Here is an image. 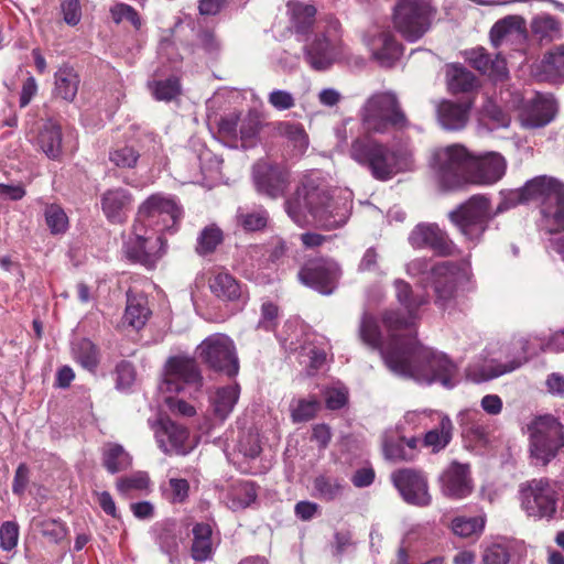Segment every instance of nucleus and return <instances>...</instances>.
Here are the masks:
<instances>
[{
    "label": "nucleus",
    "mask_w": 564,
    "mask_h": 564,
    "mask_svg": "<svg viewBox=\"0 0 564 564\" xmlns=\"http://www.w3.org/2000/svg\"><path fill=\"white\" fill-rule=\"evenodd\" d=\"M367 132L386 133L389 129L403 130L410 122L391 91L371 95L359 111ZM349 158L372 178L388 182L401 173L415 169L414 150L408 144H388L370 133L355 138L348 149Z\"/></svg>",
    "instance_id": "obj_1"
},
{
    "label": "nucleus",
    "mask_w": 564,
    "mask_h": 564,
    "mask_svg": "<svg viewBox=\"0 0 564 564\" xmlns=\"http://www.w3.org/2000/svg\"><path fill=\"white\" fill-rule=\"evenodd\" d=\"M360 337L367 345L380 350L386 366L395 376L421 384L438 382L447 389L456 383V365L445 354L419 344L414 333L383 343L376 319L365 313Z\"/></svg>",
    "instance_id": "obj_2"
},
{
    "label": "nucleus",
    "mask_w": 564,
    "mask_h": 564,
    "mask_svg": "<svg viewBox=\"0 0 564 564\" xmlns=\"http://www.w3.org/2000/svg\"><path fill=\"white\" fill-rule=\"evenodd\" d=\"M181 216L182 210L173 197L151 195L139 207L132 235L123 243L126 257L148 268L154 267L166 251L163 234L175 232Z\"/></svg>",
    "instance_id": "obj_3"
},
{
    "label": "nucleus",
    "mask_w": 564,
    "mask_h": 564,
    "mask_svg": "<svg viewBox=\"0 0 564 564\" xmlns=\"http://www.w3.org/2000/svg\"><path fill=\"white\" fill-rule=\"evenodd\" d=\"M351 194L339 192L335 194L322 182L307 177L297 189L294 198L288 199L285 210L289 217L299 226L310 223L308 216L319 227L336 229L344 226L351 210Z\"/></svg>",
    "instance_id": "obj_4"
},
{
    "label": "nucleus",
    "mask_w": 564,
    "mask_h": 564,
    "mask_svg": "<svg viewBox=\"0 0 564 564\" xmlns=\"http://www.w3.org/2000/svg\"><path fill=\"white\" fill-rule=\"evenodd\" d=\"M501 200L491 213L490 199L486 195H474L448 214L451 221L466 241L478 243L488 228L491 218L520 204H525L524 186L500 192Z\"/></svg>",
    "instance_id": "obj_5"
},
{
    "label": "nucleus",
    "mask_w": 564,
    "mask_h": 564,
    "mask_svg": "<svg viewBox=\"0 0 564 564\" xmlns=\"http://www.w3.org/2000/svg\"><path fill=\"white\" fill-rule=\"evenodd\" d=\"M405 271L412 278L426 275L431 280L436 295L435 302L444 311L453 306L457 283L469 276L467 263L443 261L432 265L427 258L411 260L406 263Z\"/></svg>",
    "instance_id": "obj_6"
},
{
    "label": "nucleus",
    "mask_w": 564,
    "mask_h": 564,
    "mask_svg": "<svg viewBox=\"0 0 564 564\" xmlns=\"http://www.w3.org/2000/svg\"><path fill=\"white\" fill-rule=\"evenodd\" d=\"M511 358L507 361H492L486 367L484 380L497 378L512 372L524 365L531 356L539 351L563 352L564 351V328L557 329L549 335L520 336L510 344Z\"/></svg>",
    "instance_id": "obj_7"
},
{
    "label": "nucleus",
    "mask_w": 564,
    "mask_h": 564,
    "mask_svg": "<svg viewBox=\"0 0 564 564\" xmlns=\"http://www.w3.org/2000/svg\"><path fill=\"white\" fill-rule=\"evenodd\" d=\"M304 61L317 72L326 70L346 55V46L341 39L340 23L328 18L324 25L305 40L303 47Z\"/></svg>",
    "instance_id": "obj_8"
},
{
    "label": "nucleus",
    "mask_w": 564,
    "mask_h": 564,
    "mask_svg": "<svg viewBox=\"0 0 564 564\" xmlns=\"http://www.w3.org/2000/svg\"><path fill=\"white\" fill-rule=\"evenodd\" d=\"M278 339L285 351L296 355L307 376H313L326 361L323 341L299 321L285 322Z\"/></svg>",
    "instance_id": "obj_9"
},
{
    "label": "nucleus",
    "mask_w": 564,
    "mask_h": 564,
    "mask_svg": "<svg viewBox=\"0 0 564 564\" xmlns=\"http://www.w3.org/2000/svg\"><path fill=\"white\" fill-rule=\"evenodd\" d=\"M470 160L471 152L462 144L435 149L431 158V167L440 187L453 191L466 185Z\"/></svg>",
    "instance_id": "obj_10"
},
{
    "label": "nucleus",
    "mask_w": 564,
    "mask_h": 564,
    "mask_svg": "<svg viewBox=\"0 0 564 564\" xmlns=\"http://www.w3.org/2000/svg\"><path fill=\"white\" fill-rule=\"evenodd\" d=\"M395 297L405 313L388 311L383 315V324L389 333V340L392 341L414 333V324L417 318V311L429 302V296L423 293H414L412 286L404 280L397 279L393 282Z\"/></svg>",
    "instance_id": "obj_11"
},
{
    "label": "nucleus",
    "mask_w": 564,
    "mask_h": 564,
    "mask_svg": "<svg viewBox=\"0 0 564 564\" xmlns=\"http://www.w3.org/2000/svg\"><path fill=\"white\" fill-rule=\"evenodd\" d=\"M530 452L538 463L545 465L564 447V426L552 415L536 417L530 425Z\"/></svg>",
    "instance_id": "obj_12"
},
{
    "label": "nucleus",
    "mask_w": 564,
    "mask_h": 564,
    "mask_svg": "<svg viewBox=\"0 0 564 564\" xmlns=\"http://www.w3.org/2000/svg\"><path fill=\"white\" fill-rule=\"evenodd\" d=\"M521 507L534 520H552L560 498L555 484L547 479H533L521 487Z\"/></svg>",
    "instance_id": "obj_13"
},
{
    "label": "nucleus",
    "mask_w": 564,
    "mask_h": 564,
    "mask_svg": "<svg viewBox=\"0 0 564 564\" xmlns=\"http://www.w3.org/2000/svg\"><path fill=\"white\" fill-rule=\"evenodd\" d=\"M431 17V0H398L393 23L405 40L414 42L429 30Z\"/></svg>",
    "instance_id": "obj_14"
},
{
    "label": "nucleus",
    "mask_w": 564,
    "mask_h": 564,
    "mask_svg": "<svg viewBox=\"0 0 564 564\" xmlns=\"http://www.w3.org/2000/svg\"><path fill=\"white\" fill-rule=\"evenodd\" d=\"M202 386L203 377L194 359L182 356L169 359L165 366V377L160 386L162 391L184 393L196 398Z\"/></svg>",
    "instance_id": "obj_15"
},
{
    "label": "nucleus",
    "mask_w": 564,
    "mask_h": 564,
    "mask_svg": "<svg viewBox=\"0 0 564 564\" xmlns=\"http://www.w3.org/2000/svg\"><path fill=\"white\" fill-rule=\"evenodd\" d=\"M340 275L338 263L329 258L311 259L297 272V279L303 285L323 295H329L336 290Z\"/></svg>",
    "instance_id": "obj_16"
},
{
    "label": "nucleus",
    "mask_w": 564,
    "mask_h": 564,
    "mask_svg": "<svg viewBox=\"0 0 564 564\" xmlns=\"http://www.w3.org/2000/svg\"><path fill=\"white\" fill-rule=\"evenodd\" d=\"M199 356L214 370L229 377L238 373L239 362L232 340L221 334L207 337L198 346Z\"/></svg>",
    "instance_id": "obj_17"
},
{
    "label": "nucleus",
    "mask_w": 564,
    "mask_h": 564,
    "mask_svg": "<svg viewBox=\"0 0 564 564\" xmlns=\"http://www.w3.org/2000/svg\"><path fill=\"white\" fill-rule=\"evenodd\" d=\"M364 42L372 58L382 67H391L402 54L401 44L383 25H371L364 35Z\"/></svg>",
    "instance_id": "obj_18"
},
{
    "label": "nucleus",
    "mask_w": 564,
    "mask_h": 564,
    "mask_svg": "<svg viewBox=\"0 0 564 564\" xmlns=\"http://www.w3.org/2000/svg\"><path fill=\"white\" fill-rule=\"evenodd\" d=\"M391 479L405 502L417 507H426L431 503L427 480L421 471L400 469L391 475Z\"/></svg>",
    "instance_id": "obj_19"
},
{
    "label": "nucleus",
    "mask_w": 564,
    "mask_h": 564,
    "mask_svg": "<svg viewBox=\"0 0 564 564\" xmlns=\"http://www.w3.org/2000/svg\"><path fill=\"white\" fill-rule=\"evenodd\" d=\"M507 162L498 152L471 153L467 184L492 185L506 173Z\"/></svg>",
    "instance_id": "obj_20"
},
{
    "label": "nucleus",
    "mask_w": 564,
    "mask_h": 564,
    "mask_svg": "<svg viewBox=\"0 0 564 564\" xmlns=\"http://www.w3.org/2000/svg\"><path fill=\"white\" fill-rule=\"evenodd\" d=\"M252 180L258 193L276 198L286 191L289 173L279 164L259 161L253 165Z\"/></svg>",
    "instance_id": "obj_21"
},
{
    "label": "nucleus",
    "mask_w": 564,
    "mask_h": 564,
    "mask_svg": "<svg viewBox=\"0 0 564 564\" xmlns=\"http://www.w3.org/2000/svg\"><path fill=\"white\" fill-rule=\"evenodd\" d=\"M409 243L414 249L429 248L440 256H449L454 251V243L438 225L421 223L409 235Z\"/></svg>",
    "instance_id": "obj_22"
},
{
    "label": "nucleus",
    "mask_w": 564,
    "mask_h": 564,
    "mask_svg": "<svg viewBox=\"0 0 564 564\" xmlns=\"http://www.w3.org/2000/svg\"><path fill=\"white\" fill-rule=\"evenodd\" d=\"M154 433L159 447L165 454L185 455L192 448L188 444V431L170 419L160 420Z\"/></svg>",
    "instance_id": "obj_23"
},
{
    "label": "nucleus",
    "mask_w": 564,
    "mask_h": 564,
    "mask_svg": "<svg viewBox=\"0 0 564 564\" xmlns=\"http://www.w3.org/2000/svg\"><path fill=\"white\" fill-rule=\"evenodd\" d=\"M441 489L451 499H464L473 491L469 465L452 463L441 475Z\"/></svg>",
    "instance_id": "obj_24"
},
{
    "label": "nucleus",
    "mask_w": 564,
    "mask_h": 564,
    "mask_svg": "<svg viewBox=\"0 0 564 564\" xmlns=\"http://www.w3.org/2000/svg\"><path fill=\"white\" fill-rule=\"evenodd\" d=\"M556 110V100L552 95L538 94L527 104L520 120L525 128H542L554 119Z\"/></svg>",
    "instance_id": "obj_25"
},
{
    "label": "nucleus",
    "mask_w": 564,
    "mask_h": 564,
    "mask_svg": "<svg viewBox=\"0 0 564 564\" xmlns=\"http://www.w3.org/2000/svg\"><path fill=\"white\" fill-rule=\"evenodd\" d=\"M435 422L427 427L422 438V445L436 454L445 449L453 440L454 425L452 419L444 412L435 413Z\"/></svg>",
    "instance_id": "obj_26"
},
{
    "label": "nucleus",
    "mask_w": 564,
    "mask_h": 564,
    "mask_svg": "<svg viewBox=\"0 0 564 564\" xmlns=\"http://www.w3.org/2000/svg\"><path fill=\"white\" fill-rule=\"evenodd\" d=\"M131 203V194L121 187L108 189L101 196L102 212L113 224H121L126 220Z\"/></svg>",
    "instance_id": "obj_27"
},
{
    "label": "nucleus",
    "mask_w": 564,
    "mask_h": 564,
    "mask_svg": "<svg viewBox=\"0 0 564 564\" xmlns=\"http://www.w3.org/2000/svg\"><path fill=\"white\" fill-rule=\"evenodd\" d=\"M212 293L224 302L235 303L237 306L247 302V294L240 283L228 272H218L209 280Z\"/></svg>",
    "instance_id": "obj_28"
},
{
    "label": "nucleus",
    "mask_w": 564,
    "mask_h": 564,
    "mask_svg": "<svg viewBox=\"0 0 564 564\" xmlns=\"http://www.w3.org/2000/svg\"><path fill=\"white\" fill-rule=\"evenodd\" d=\"M540 214L541 231L553 235L564 230V188L553 199L540 206Z\"/></svg>",
    "instance_id": "obj_29"
},
{
    "label": "nucleus",
    "mask_w": 564,
    "mask_h": 564,
    "mask_svg": "<svg viewBox=\"0 0 564 564\" xmlns=\"http://www.w3.org/2000/svg\"><path fill=\"white\" fill-rule=\"evenodd\" d=\"M469 109V104L443 100L436 110L438 123L448 131L462 130L468 122Z\"/></svg>",
    "instance_id": "obj_30"
},
{
    "label": "nucleus",
    "mask_w": 564,
    "mask_h": 564,
    "mask_svg": "<svg viewBox=\"0 0 564 564\" xmlns=\"http://www.w3.org/2000/svg\"><path fill=\"white\" fill-rule=\"evenodd\" d=\"M240 394L237 383L217 388L209 395L210 410L215 420L224 422L232 412Z\"/></svg>",
    "instance_id": "obj_31"
},
{
    "label": "nucleus",
    "mask_w": 564,
    "mask_h": 564,
    "mask_svg": "<svg viewBox=\"0 0 564 564\" xmlns=\"http://www.w3.org/2000/svg\"><path fill=\"white\" fill-rule=\"evenodd\" d=\"M523 186L527 202H540V206L553 199L560 189H564L563 183L546 175L529 180Z\"/></svg>",
    "instance_id": "obj_32"
},
{
    "label": "nucleus",
    "mask_w": 564,
    "mask_h": 564,
    "mask_svg": "<svg viewBox=\"0 0 564 564\" xmlns=\"http://www.w3.org/2000/svg\"><path fill=\"white\" fill-rule=\"evenodd\" d=\"M151 310L148 305V297L143 294L127 292V305L122 317L123 324L133 329H141L148 322Z\"/></svg>",
    "instance_id": "obj_33"
},
{
    "label": "nucleus",
    "mask_w": 564,
    "mask_h": 564,
    "mask_svg": "<svg viewBox=\"0 0 564 564\" xmlns=\"http://www.w3.org/2000/svg\"><path fill=\"white\" fill-rule=\"evenodd\" d=\"M539 77L550 83L564 80V45L550 50L539 65Z\"/></svg>",
    "instance_id": "obj_34"
},
{
    "label": "nucleus",
    "mask_w": 564,
    "mask_h": 564,
    "mask_svg": "<svg viewBox=\"0 0 564 564\" xmlns=\"http://www.w3.org/2000/svg\"><path fill=\"white\" fill-rule=\"evenodd\" d=\"M345 490V480L333 475H318L313 481V496L325 502L340 499Z\"/></svg>",
    "instance_id": "obj_35"
},
{
    "label": "nucleus",
    "mask_w": 564,
    "mask_h": 564,
    "mask_svg": "<svg viewBox=\"0 0 564 564\" xmlns=\"http://www.w3.org/2000/svg\"><path fill=\"white\" fill-rule=\"evenodd\" d=\"M155 542L160 550L170 556V562L176 557L181 543V530L176 522L164 521L155 528Z\"/></svg>",
    "instance_id": "obj_36"
},
{
    "label": "nucleus",
    "mask_w": 564,
    "mask_h": 564,
    "mask_svg": "<svg viewBox=\"0 0 564 564\" xmlns=\"http://www.w3.org/2000/svg\"><path fill=\"white\" fill-rule=\"evenodd\" d=\"M193 543L191 555L194 561L204 563L213 557L212 527L208 523H196L192 530Z\"/></svg>",
    "instance_id": "obj_37"
},
{
    "label": "nucleus",
    "mask_w": 564,
    "mask_h": 564,
    "mask_svg": "<svg viewBox=\"0 0 564 564\" xmlns=\"http://www.w3.org/2000/svg\"><path fill=\"white\" fill-rule=\"evenodd\" d=\"M291 26L297 34H305L313 25L316 8L313 4L299 0H291L286 3Z\"/></svg>",
    "instance_id": "obj_38"
},
{
    "label": "nucleus",
    "mask_w": 564,
    "mask_h": 564,
    "mask_svg": "<svg viewBox=\"0 0 564 564\" xmlns=\"http://www.w3.org/2000/svg\"><path fill=\"white\" fill-rule=\"evenodd\" d=\"M481 413L477 409H465L458 412L457 423L462 429V435L471 442L486 441V427L480 423Z\"/></svg>",
    "instance_id": "obj_39"
},
{
    "label": "nucleus",
    "mask_w": 564,
    "mask_h": 564,
    "mask_svg": "<svg viewBox=\"0 0 564 564\" xmlns=\"http://www.w3.org/2000/svg\"><path fill=\"white\" fill-rule=\"evenodd\" d=\"M258 492L254 482L252 481H237L235 482L228 494V506L232 510H240L248 508L257 499Z\"/></svg>",
    "instance_id": "obj_40"
},
{
    "label": "nucleus",
    "mask_w": 564,
    "mask_h": 564,
    "mask_svg": "<svg viewBox=\"0 0 564 564\" xmlns=\"http://www.w3.org/2000/svg\"><path fill=\"white\" fill-rule=\"evenodd\" d=\"M78 75L72 67L64 66L55 73L54 94L66 101H72L78 90Z\"/></svg>",
    "instance_id": "obj_41"
},
{
    "label": "nucleus",
    "mask_w": 564,
    "mask_h": 564,
    "mask_svg": "<svg viewBox=\"0 0 564 564\" xmlns=\"http://www.w3.org/2000/svg\"><path fill=\"white\" fill-rule=\"evenodd\" d=\"M39 144L48 158H59L62 153L61 127L53 121L45 122L39 134Z\"/></svg>",
    "instance_id": "obj_42"
},
{
    "label": "nucleus",
    "mask_w": 564,
    "mask_h": 564,
    "mask_svg": "<svg viewBox=\"0 0 564 564\" xmlns=\"http://www.w3.org/2000/svg\"><path fill=\"white\" fill-rule=\"evenodd\" d=\"M446 79L448 89L454 93H468L477 85L475 75L463 66L451 65L447 67Z\"/></svg>",
    "instance_id": "obj_43"
},
{
    "label": "nucleus",
    "mask_w": 564,
    "mask_h": 564,
    "mask_svg": "<svg viewBox=\"0 0 564 564\" xmlns=\"http://www.w3.org/2000/svg\"><path fill=\"white\" fill-rule=\"evenodd\" d=\"M131 460V456L119 444L109 443L102 449L104 466L110 474L127 469L130 467Z\"/></svg>",
    "instance_id": "obj_44"
},
{
    "label": "nucleus",
    "mask_w": 564,
    "mask_h": 564,
    "mask_svg": "<svg viewBox=\"0 0 564 564\" xmlns=\"http://www.w3.org/2000/svg\"><path fill=\"white\" fill-rule=\"evenodd\" d=\"M141 154L139 149L130 143H117L109 150V161L118 169H133Z\"/></svg>",
    "instance_id": "obj_45"
},
{
    "label": "nucleus",
    "mask_w": 564,
    "mask_h": 564,
    "mask_svg": "<svg viewBox=\"0 0 564 564\" xmlns=\"http://www.w3.org/2000/svg\"><path fill=\"white\" fill-rule=\"evenodd\" d=\"M486 523L485 514L477 517L459 516L452 520L451 529L453 533L460 538L479 536Z\"/></svg>",
    "instance_id": "obj_46"
},
{
    "label": "nucleus",
    "mask_w": 564,
    "mask_h": 564,
    "mask_svg": "<svg viewBox=\"0 0 564 564\" xmlns=\"http://www.w3.org/2000/svg\"><path fill=\"white\" fill-rule=\"evenodd\" d=\"M73 354L76 361L85 369L94 371L99 364V352L96 345L83 338L74 344Z\"/></svg>",
    "instance_id": "obj_47"
},
{
    "label": "nucleus",
    "mask_w": 564,
    "mask_h": 564,
    "mask_svg": "<svg viewBox=\"0 0 564 564\" xmlns=\"http://www.w3.org/2000/svg\"><path fill=\"white\" fill-rule=\"evenodd\" d=\"M523 28V19L516 15L506 17L497 21L490 30V40L497 47L501 41L512 34H520Z\"/></svg>",
    "instance_id": "obj_48"
},
{
    "label": "nucleus",
    "mask_w": 564,
    "mask_h": 564,
    "mask_svg": "<svg viewBox=\"0 0 564 564\" xmlns=\"http://www.w3.org/2000/svg\"><path fill=\"white\" fill-rule=\"evenodd\" d=\"M43 215L45 225L53 236L64 235L68 230V216L59 205L46 204Z\"/></svg>",
    "instance_id": "obj_49"
},
{
    "label": "nucleus",
    "mask_w": 564,
    "mask_h": 564,
    "mask_svg": "<svg viewBox=\"0 0 564 564\" xmlns=\"http://www.w3.org/2000/svg\"><path fill=\"white\" fill-rule=\"evenodd\" d=\"M260 128V119L254 113H248L240 119L238 135L243 149H250L257 144Z\"/></svg>",
    "instance_id": "obj_50"
},
{
    "label": "nucleus",
    "mask_w": 564,
    "mask_h": 564,
    "mask_svg": "<svg viewBox=\"0 0 564 564\" xmlns=\"http://www.w3.org/2000/svg\"><path fill=\"white\" fill-rule=\"evenodd\" d=\"M382 453L386 459L391 462L411 460L414 454L408 453L404 437L394 438L386 432L382 436Z\"/></svg>",
    "instance_id": "obj_51"
},
{
    "label": "nucleus",
    "mask_w": 564,
    "mask_h": 564,
    "mask_svg": "<svg viewBox=\"0 0 564 564\" xmlns=\"http://www.w3.org/2000/svg\"><path fill=\"white\" fill-rule=\"evenodd\" d=\"M321 408V403L315 398L294 399L290 403L291 417L294 423L307 422L312 420Z\"/></svg>",
    "instance_id": "obj_52"
},
{
    "label": "nucleus",
    "mask_w": 564,
    "mask_h": 564,
    "mask_svg": "<svg viewBox=\"0 0 564 564\" xmlns=\"http://www.w3.org/2000/svg\"><path fill=\"white\" fill-rule=\"evenodd\" d=\"M268 219V212L261 207L250 212L239 208L237 212V221L247 231H256L264 228Z\"/></svg>",
    "instance_id": "obj_53"
},
{
    "label": "nucleus",
    "mask_w": 564,
    "mask_h": 564,
    "mask_svg": "<svg viewBox=\"0 0 564 564\" xmlns=\"http://www.w3.org/2000/svg\"><path fill=\"white\" fill-rule=\"evenodd\" d=\"M380 260L381 257L376 248H368L359 261L357 268L358 272H369L372 273L377 279H383L388 274V270L382 265Z\"/></svg>",
    "instance_id": "obj_54"
},
{
    "label": "nucleus",
    "mask_w": 564,
    "mask_h": 564,
    "mask_svg": "<svg viewBox=\"0 0 564 564\" xmlns=\"http://www.w3.org/2000/svg\"><path fill=\"white\" fill-rule=\"evenodd\" d=\"M34 523L41 531L42 535L45 536L50 542L58 543L66 536L67 529L61 520L41 518L35 519Z\"/></svg>",
    "instance_id": "obj_55"
},
{
    "label": "nucleus",
    "mask_w": 564,
    "mask_h": 564,
    "mask_svg": "<svg viewBox=\"0 0 564 564\" xmlns=\"http://www.w3.org/2000/svg\"><path fill=\"white\" fill-rule=\"evenodd\" d=\"M481 560L484 564H508L510 547L506 541H497L484 547Z\"/></svg>",
    "instance_id": "obj_56"
},
{
    "label": "nucleus",
    "mask_w": 564,
    "mask_h": 564,
    "mask_svg": "<svg viewBox=\"0 0 564 564\" xmlns=\"http://www.w3.org/2000/svg\"><path fill=\"white\" fill-rule=\"evenodd\" d=\"M440 410L422 409L408 411L403 416V424L412 430L427 429L435 422V413H440Z\"/></svg>",
    "instance_id": "obj_57"
},
{
    "label": "nucleus",
    "mask_w": 564,
    "mask_h": 564,
    "mask_svg": "<svg viewBox=\"0 0 564 564\" xmlns=\"http://www.w3.org/2000/svg\"><path fill=\"white\" fill-rule=\"evenodd\" d=\"M150 477L145 471H137L130 476L121 477L117 480V489L120 494L127 495L130 491H142L148 489Z\"/></svg>",
    "instance_id": "obj_58"
},
{
    "label": "nucleus",
    "mask_w": 564,
    "mask_h": 564,
    "mask_svg": "<svg viewBox=\"0 0 564 564\" xmlns=\"http://www.w3.org/2000/svg\"><path fill=\"white\" fill-rule=\"evenodd\" d=\"M221 239L220 229L214 226L206 227L197 238L196 250L199 254L210 253L220 243Z\"/></svg>",
    "instance_id": "obj_59"
},
{
    "label": "nucleus",
    "mask_w": 564,
    "mask_h": 564,
    "mask_svg": "<svg viewBox=\"0 0 564 564\" xmlns=\"http://www.w3.org/2000/svg\"><path fill=\"white\" fill-rule=\"evenodd\" d=\"M150 88L155 99L170 101L180 93V83L176 77H169L165 80L154 82Z\"/></svg>",
    "instance_id": "obj_60"
},
{
    "label": "nucleus",
    "mask_w": 564,
    "mask_h": 564,
    "mask_svg": "<svg viewBox=\"0 0 564 564\" xmlns=\"http://www.w3.org/2000/svg\"><path fill=\"white\" fill-rule=\"evenodd\" d=\"M282 134L292 142L294 149L302 153L306 150L308 145L307 135L300 124L295 123H284L281 128Z\"/></svg>",
    "instance_id": "obj_61"
},
{
    "label": "nucleus",
    "mask_w": 564,
    "mask_h": 564,
    "mask_svg": "<svg viewBox=\"0 0 564 564\" xmlns=\"http://www.w3.org/2000/svg\"><path fill=\"white\" fill-rule=\"evenodd\" d=\"M165 497L173 503H182L188 497L189 484L183 478H170L163 488Z\"/></svg>",
    "instance_id": "obj_62"
},
{
    "label": "nucleus",
    "mask_w": 564,
    "mask_h": 564,
    "mask_svg": "<svg viewBox=\"0 0 564 564\" xmlns=\"http://www.w3.org/2000/svg\"><path fill=\"white\" fill-rule=\"evenodd\" d=\"M112 20L116 23L128 22L134 29L141 28V18L138 12L129 4L117 3L110 9Z\"/></svg>",
    "instance_id": "obj_63"
},
{
    "label": "nucleus",
    "mask_w": 564,
    "mask_h": 564,
    "mask_svg": "<svg viewBox=\"0 0 564 564\" xmlns=\"http://www.w3.org/2000/svg\"><path fill=\"white\" fill-rule=\"evenodd\" d=\"M116 387L120 391H128L135 381L134 367L128 361H121L116 368Z\"/></svg>",
    "instance_id": "obj_64"
}]
</instances>
